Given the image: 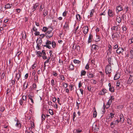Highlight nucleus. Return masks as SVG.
Masks as SVG:
<instances>
[{"mask_svg":"<svg viewBox=\"0 0 133 133\" xmlns=\"http://www.w3.org/2000/svg\"><path fill=\"white\" fill-rule=\"evenodd\" d=\"M53 29V28L52 27H50V29L45 33V36L48 38L51 37L53 36L54 33L52 32Z\"/></svg>","mask_w":133,"mask_h":133,"instance_id":"1","label":"nucleus"},{"mask_svg":"<svg viewBox=\"0 0 133 133\" xmlns=\"http://www.w3.org/2000/svg\"><path fill=\"white\" fill-rule=\"evenodd\" d=\"M122 85V80L120 79L117 81L116 87L117 90H120Z\"/></svg>","mask_w":133,"mask_h":133,"instance_id":"2","label":"nucleus"},{"mask_svg":"<svg viewBox=\"0 0 133 133\" xmlns=\"http://www.w3.org/2000/svg\"><path fill=\"white\" fill-rule=\"evenodd\" d=\"M120 33L115 32L112 35V38L113 40H116L118 39L120 37Z\"/></svg>","mask_w":133,"mask_h":133,"instance_id":"3","label":"nucleus"},{"mask_svg":"<svg viewBox=\"0 0 133 133\" xmlns=\"http://www.w3.org/2000/svg\"><path fill=\"white\" fill-rule=\"evenodd\" d=\"M111 65H108L106 67L105 72L107 74H108L111 73L112 71Z\"/></svg>","mask_w":133,"mask_h":133,"instance_id":"4","label":"nucleus"},{"mask_svg":"<svg viewBox=\"0 0 133 133\" xmlns=\"http://www.w3.org/2000/svg\"><path fill=\"white\" fill-rule=\"evenodd\" d=\"M133 82V73L130 75V77L127 82V83L129 84H131Z\"/></svg>","mask_w":133,"mask_h":133,"instance_id":"5","label":"nucleus"},{"mask_svg":"<svg viewBox=\"0 0 133 133\" xmlns=\"http://www.w3.org/2000/svg\"><path fill=\"white\" fill-rule=\"evenodd\" d=\"M108 16L109 17H112L115 14V13L112 10L109 9L108 12Z\"/></svg>","mask_w":133,"mask_h":133,"instance_id":"6","label":"nucleus"},{"mask_svg":"<svg viewBox=\"0 0 133 133\" xmlns=\"http://www.w3.org/2000/svg\"><path fill=\"white\" fill-rule=\"evenodd\" d=\"M39 5V4L38 2L34 4L31 8L32 11L33 12L34 11Z\"/></svg>","mask_w":133,"mask_h":133,"instance_id":"7","label":"nucleus"},{"mask_svg":"<svg viewBox=\"0 0 133 133\" xmlns=\"http://www.w3.org/2000/svg\"><path fill=\"white\" fill-rule=\"evenodd\" d=\"M52 42L48 40H47L46 42V45H44V46H45L49 49H50L51 47L50 45L51 44Z\"/></svg>","mask_w":133,"mask_h":133,"instance_id":"8","label":"nucleus"},{"mask_svg":"<svg viewBox=\"0 0 133 133\" xmlns=\"http://www.w3.org/2000/svg\"><path fill=\"white\" fill-rule=\"evenodd\" d=\"M89 30V28L88 26H85L83 28V31L85 34H87Z\"/></svg>","mask_w":133,"mask_h":133,"instance_id":"9","label":"nucleus"},{"mask_svg":"<svg viewBox=\"0 0 133 133\" xmlns=\"http://www.w3.org/2000/svg\"><path fill=\"white\" fill-rule=\"evenodd\" d=\"M21 124L20 121L18 120H17L16 121V123L15 124V126L18 129H19L21 127Z\"/></svg>","mask_w":133,"mask_h":133,"instance_id":"10","label":"nucleus"},{"mask_svg":"<svg viewBox=\"0 0 133 133\" xmlns=\"http://www.w3.org/2000/svg\"><path fill=\"white\" fill-rule=\"evenodd\" d=\"M42 40L41 39H39L37 42V45L36 47L38 50L40 49V46L42 44Z\"/></svg>","mask_w":133,"mask_h":133,"instance_id":"11","label":"nucleus"},{"mask_svg":"<svg viewBox=\"0 0 133 133\" xmlns=\"http://www.w3.org/2000/svg\"><path fill=\"white\" fill-rule=\"evenodd\" d=\"M123 49L121 47H119L118 49L116 50V52L119 54H120L122 53L123 51Z\"/></svg>","mask_w":133,"mask_h":133,"instance_id":"12","label":"nucleus"},{"mask_svg":"<svg viewBox=\"0 0 133 133\" xmlns=\"http://www.w3.org/2000/svg\"><path fill=\"white\" fill-rule=\"evenodd\" d=\"M33 96L34 95H31L30 94L28 96L29 99L30 100L32 104L34 103V102L33 99Z\"/></svg>","mask_w":133,"mask_h":133,"instance_id":"13","label":"nucleus"},{"mask_svg":"<svg viewBox=\"0 0 133 133\" xmlns=\"http://www.w3.org/2000/svg\"><path fill=\"white\" fill-rule=\"evenodd\" d=\"M116 10L117 12L121 11L123 10L121 5H119L117 6L116 8Z\"/></svg>","mask_w":133,"mask_h":133,"instance_id":"14","label":"nucleus"},{"mask_svg":"<svg viewBox=\"0 0 133 133\" xmlns=\"http://www.w3.org/2000/svg\"><path fill=\"white\" fill-rule=\"evenodd\" d=\"M120 76V74L119 73H117L114 77V79L115 80L118 79L119 78Z\"/></svg>","mask_w":133,"mask_h":133,"instance_id":"15","label":"nucleus"},{"mask_svg":"<svg viewBox=\"0 0 133 133\" xmlns=\"http://www.w3.org/2000/svg\"><path fill=\"white\" fill-rule=\"evenodd\" d=\"M121 18L120 17H118L117 15L116 21L119 23H120L121 22Z\"/></svg>","mask_w":133,"mask_h":133,"instance_id":"16","label":"nucleus"},{"mask_svg":"<svg viewBox=\"0 0 133 133\" xmlns=\"http://www.w3.org/2000/svg\"><path fill=\"white\" fill-rule=\"evenodd\" d=\"M120 121L122 122V123L124 122V118L123 115L122 114H121L120 116Z\"/></svg>","mask_w":133,"mask_h":133,"instance_id":"17","label":"nucleus"},{"mask_svg":"<svg viewBox=\"0 0 133 133\" xmlns=\"http://www.w3.org/2000/svg\"><path fill=\"white\" fill-rule=\"evenodd\" d=\"M92 128V129L95 131V132L98 131L99 129L98 127L96 125H95V126L93 125Z\"/></svg>","mask_w":133,"mask_h":133,"instance_id":"18","label":"nucleus"},{"mask_svg":"<svg viewBox=\"0 0 133 133\" xmlns=\"http://www.w3.org/2000/svg\"><path fill=\"white\" fill-rule=\"evenodd\" d=\"M109 50L107 51V53L110 54L111 52V45H108Z\"/></svg>","mask_w":133,"mask_h":133,"instance_id":"19","label":"nucleus"},{"mask_svg":"<svg viewBox=\"0 0 133 133\" xmlns=\"http://www.w3.org/2000/svg\"><path fill=\"white\" fill-rule=\"evenodd\" d=\"M21 74L19 72H18V73H16V78L17 80H18L19 79L20 77Z\"/></svg>","mask_w":133,"mask_h":133,"instance_id":"20","label":"nucleus"},{"mask_svg":"<svg viewBox=\"0 0 133 133\" xmlns=\"http://www.w3.org/2000/svg\"><path fill=\"white\" fill-rule=\"evenodd\" d=\"M43 17H45L46 15H48V12L47 11H45L44 10H43Z\"/></svg>","mask_w":133,"mask_h":133,"instance_id":"21","label":"nucleus"},{"mask_svg":"<svg viewBox=\"0 0 133 133\" xmlns=\"http://www.w3.org/2000/svg\"><path fill=\"white\" fill-rule=\"evenodd\" d=\"M28 86V84L26 83L25 82L23 84V90H25L27 88Z\"/></svg>","mask_w":133,"mask_h":133,"instance_id":"22","label":"nucleus"},{"mask_svg":"<svg viewBox=\"0 0 133 133\" xmlns=\"http://www.w3.org/2000/svg\"><path fill=\"white\" fill-rule=\"evenodd\" d=\"M92 48L94 50H97L98 49V46L97 45L94 44L92 46Z\"/></svg>","mask_w":133,"mask_h":133,"instance_id":"23","label":"nucleus"},{"mask_svg":"<svg viewBox=\"0 0 133 133\" xmlns=\"http://www.w3.org/2000/svg\"><path fill=\"white\" fill-rule=\"evenodd\" d=\"M93 117L94 118H96L97 115V113L95 109L94 111L93 112Z\"/></svg>","mask_w":133,"mask_h":133,"instance_id":"24","label":"nucleus"},{"mask_svg":"<svg viewBox=\"0 0 133 133\" xmlns=\"http://www.w3.org/2000/svg\"><path fill=\"white\" fill-rule=\"evenodd\" d=\"M87 75L88 77L90 78H93L94 76L93 74L91 72L89 73Z\"/></svg>","mask_w":133,"mask_h":133,"instance_id":"25","label":"nucleus"},{"mask_svg":"<svg viewBox=\"0 0 133 133\" xmlns=\"http://www.w3.org/2000/svg\"><path fill=\"white\" fill-rule=\"evenodd\" d=\"M111 29L112 30L117 31L118 29V27L117 26H114L112 27L111 28Z\"/></svg>","mask_w":133,"mask_h":133,"instance_id":"26","label":"nucleus"},{"mask_svg":"<svg viewBox=\"0 0 133 133\" xmlns=\"http://www.w3.org/2000/svg\"><path fill=\"white\" fill-rule=\"evenodd\" d=\"M129 44H131L133 43V38L132 37L129 39L128 41Z\"/></svg>","mask_w":133,"mask_h":133,"instance_id":"27","label":"nucleus"},{"mask_svg":"<svg viewBox=\"0 0 133 133\" xmlns=\"http://www.w3.org/2000/svg\"><path fill=\"white\" fill-rule=\"evenodd\" d=\"M76 19L78 21H80L81 20V16L79 14H77L76 15Z\"/></svg>","mask_w":133,"mask_h":133,"instance_id":"28","label":"nucleus"},{"mask_svg":"<svg viewBox=\"0 0 133 133\" xmlns=\"http://www.w3.org/2000/svg\"><path fill=\"white\" fill-rule=\"evenodd\" d=\"M130 57L131 58H133V50H130Z\"/></svg>","mask_w":133,"mask_h":133,"instance_id":"29","label":"nucleus"},{"mask_svg":"<svg viewBox=\"0 0 133 133\" xmlns=\"http://www.w3.org/2000/svg\"><path fill=\"white\" fill-rule=\"evenodd\" d=\"M92 38V36L91 35H90L88 38V43H90L91 41V39Z\"/></svg>","mask_w":133,"mask_h":133,"instance_id":"30","label":"nucleus"},{"mask_svg":"<svg viewBox=\"0 0 133 133\" xmlns=\"http://www.w3.org/2000/svg\"><path fill=\"white\" fill-rule=\"evenodd\" d=\"M64 28L65 30L69 29V25L67 24H66L64 26Z\"/></svg>","mask_w":133,"mask_h":133,"instance_id":"31","label":"nucleus"},{"mask_svg":"<svg viewBox=\"0 0 133 133\" xmlns=\"http://www.w3.org/2000/svg\"><path fill=\"white\" fill-rule=\"evenodd\" d=\"M50 29V27L47 28V27H43L42 29V31L45 32L47 30H49Z\"/></svg>","mask_w":133,"mask_h":133,"instance_id":"32","label":"nucleus"},{"mask_svg":"<svg viewBox=\"0 0 133 133\" xmlns=\"http://www.w3.org/2000/svg\"><path fill=\"white\" fill-rule=\"evenodd\" d=\"M122 29L123 32H126L127 29V28L125 25H124L122 27Z\"/></svg>","mask_w":133,"mask_h":133,"instance_id":"33","label":"nucleus"},{"mask_svg":"<svg viewBox=\"0 0 133 133\" xmlns=\"http://www.w3.org/2000/svg\"><path fill=\"white\" fill-rule=\"evenodd\" d=\"M86 73V72L83 70H82L81 71V76H84L85 75Z\"/></svg>","mask_w":133,"mask_h":133,"instance_id":"34","label":"nucleus"},{"mask_svg":"<svg viewBox=\"0 0 133 133\" xmlns=\"http://www.w3.org/2000/svg\"><path fill=\"white\" fill-rule=\"evenodd\" d=\"M50 84L53 87L55 85V83L54 79H52L51 81Z\"/></svg>","mask_w":133,"mask_h":133,"instance_id":"35","label":"nucleus"},{"mask_svg":"<svg viewBox=\"0 0 133 133\" xmlns=\"http://www.w3.org/2000/svg\"><path fill=\"white\" fill-rule=\"evenodd\" d=\"M94 12V9H92L91 10L89 15L90 17H91L92 16Z\"/></svg>","mask_w":133,"mask_h":133,"instance_id":"36","label":"nucleus"},{"mask_svg":"<svg viewBox=\"0 0 133 133\" xmlns=\"http://www.w3.org/2000/svg\"><path fill=\"white\" fill-rule=\"evenodd\" d=\"M109 90L111 92H114V87L113 86L110 87L109 88Z\"/></svg>","mask_w":133,"mask_h":133,"instance_id":"37","label":"nucleus"},{"mask_svg":"<svg viewBox=\"0 0 133 133\" xmlns=\"http://www.w3.org/2000/svg\"><path fill=\"white\" fill-rule=\"evenodd\" d=\"M114 114L112 113H110L109 116V118L110 119H112L114 116Z\"/></svg>","mask_w":133,"mask_h":133,"instance_id":"38","label":"nucleus"},{"mask_svg":"<svg viewBox=\"0 0 133 133\" xmlns=\"http://www.w3.org/2000/svg\"><path fill=\"white\" fill-rule=\"evenodd\" d=\"M52 46L53 48H55L56 45V43L55 41H52L51 43Z\"/></svg>","mask_w":133,"mask_h":133,"instance_id":"39","label":"nucleus"},{"mask_svg":"<svg viewBox=\"0 0 133 133\" xmlns=\"http://www.w3.org/2000/svg\"><path fill=\"white\" fill-rule=\"evenodd\" d=\"M11 7V6L9 4H7L5 6V8L6 9H9Z\"/></svg>","mask_w":133,"mask_h":133,"instance_id":"40","label":"nucleus"},{"mask_svg":"<svg viewBox=\"0 0 133 133\" xmlns=\"http://www.w3.org/2000/svg\"><path fill=\"white\" fill-rule=\"evenodd\" d=\"M49 114L51 115H54L53 111L51 109H49Z\"/></svg>","mask_w":133,"mask_h":133,"instance_id":"41","label":"nucleus"},{"mask_svg":"<svg viewBox=\"0 0 133 133\" xmlns=\"http://www.w3.org/2000/svg\"><path fill=\"white\" fill-rule=\"evenodd\" d=\"M70 69L72 70L74 69V67L73 65L72 64H71L69 66Z\"/></svg>","mask_w":133,"mask_h":133,"instance_id":"42","label":"nucleus"},{"mask_svg":"<svg viewBox=\"0 0 133 133\" xmlns=\"http://www.w3.org/2000/svg\"><path fill=\"white\" fill-rule=\"evenodd\" d=\"M36 55L38 56L41 57L42 56V53L41 52L38 51Z\"/></svg>","mask_w":133,"mask_h":133,"instance_id":"43","label":"nucleus"},{"mask_svg":"<svg viewBox=\"0 0 133 133\" xmlns=\"http://www.w3.org/2000/svg\"><path fill=\"white\" fill-rule=\"evenodd\" d=\"M38 76L37 75H35L34 76V81L35 82H38Z\"/></svg>","mask_w":133,"mask_h":133,"instance_id":"44","label":"nucleus"},{"mask_svg":"<svg viewBox=\"0 0 133 133\" xmlns=\"http://www.w3.org/2000/svg\"><path fill=\"white\" fill-rule=\"evenodd\" d=\"M75 63L78 64L80 63V61L76 59H74L73 61Z\"/></svg>","mask_w":133,"mask_h":133,"instance_id":"45","label":"nucleus"},{"mask_svg":"<svg viewBox=\"0 0 133 133\" xmlns=\"http://www.w3.org/2000/svg\"><path fill=\"white\" fill-rule=\"evenodd\" d=\"M22 99L24 101L26 102V96L24 95L23 96H22Z\"/></svg>","mask_w":133,"mask_h":133,"instance_id":"46","label":"nucleus"},{"mask_svg":"<svg viewBox=\"0 0 133 133\" xmlns=\"http://www.w3.org/2000/svg\"><path fill=\"white\" fill-rule=\"evenodd\" d=\"M67 14L68 11H65L63 13V16L65 17Z\"/></svg>","mask_w":133,"mask_h":133,"instance_id":"47","label":"nucleus"},{"mask_svg":"<svg viewBox=\"0 0 133 133\" xmlns=\"http://www.w3.org/2000/svg\"><path fill=\"white\" fill-rule=\"evenodd\" d=\"M33 30L34 31H36L37 30V29L35 27V26H34L32 28V29L31 30V31H32Z\"/></svg>","mask_w":133,"mask_h":133,"instance_id":"48","label":"nucleus"},{"mask_svg":"<svg viewBox=\"0 0 133 133\" xmlns=\"http://www.w3.org/2000/svg\"><path fill=\"white\" fill-rule=\"evenodd\" d=\"M97 36V38L96 39V41L97 42L99 41H100V37L98 36Z\"/></svg>","mask_w":133,"mask_h":133,"instance_id":"49","label":"nucleus"},{"mask_svg":"<svg viewBox=\"0 0 133 133\" xmlns=\"http://www.w3.org/2000/svg\"><path fill=\"white\" fill-rule=\"evenodd\" d=\"M62 85L63 87L65 88H66L68 87V84L67 83L63 82L62 84Z\"/></svg>","mask_w":133,"mask_h":133,"instance_id":"50","label":"nucleus"},{"mask_svg":"<svg viewBox=\"0 0 133 133\" xmlns=\"http://www.w3.org/2000/svg\"><path fill=\"white\" fill-rule=\"evenodd\" d=\"M112 101L111 99H109L108 102L107 104L110 105L111 104V103L112 102Z\"/></svg>","mask_w":133,"mask_h":133,"instance_id":"51","label":"nucleus"},{"mask_svg":"<svg viewBox=\"0 0 133 133\" xmlns=\"http://www.w3.org/2000/svg\"><path fill=\"white\" fill-rule=\"evenodd\" d=\"M110 107V105L108 104H107L105 106L104 104V108H105L106 109H108V108H109Z\"/></svg>","mask_w":133,"mask_h":133,"instance_id":"52","label":"nucleus"},{"mask_svg":"<svg viewBox=\"0 0 133 133\" xmlns=\"http://www.w3.org/2000/svg\"><path fill=\"white\" fill-rule=\"evenodd\" d=\"M45 116L44 115L42 114L41 116V119L42 121L45 120Z\"/></svg>","mask_w":133,"mask_h":133,"instance_id":"53","label":"nucleus"},{"mask_svg":"<svg viewBox=\"0 0 133 133\" xmlns=\"http://www.w3.org/2000/svg\"><path fill=\"white\" fill-rule=\"evenodd\" d=\"M127 122L129 124H131V121L130 118H128L127 120Z\"/></svg>","mask_w":133,"mask_h":133,"instance_id":"54","label":"nucleus"},{"mask_svg":"<svg viewBox=\"0 0 133 133\" xmlns=\"http://www.w3.org/2000/svg\"><path fill=\"white\" fill-rule=\"evenodd\" d=\"M91 87L90 85H88L87 87V89L89 91H91Z\"/></svg>","mask_w":133,"mask_h":133,"instance_id":"55","label":"nucleus"},{"mask_svg":"<svg viewBox=\"0 0 133 133\" xmlns=\"http://www.w3.org/2000/svg\"><path fill=\"white\" fill-rule=\"evenodd\" d=\"M34 34L36 36H38L39 35V32L36 31L35 32Z\"/></svg>","mask_w":133,"mask_h":133,"instance_id":"56","label":"nucleus"},{"mask_svg":"<svg viewBox=\"0 0 133 133\" xmlns=\"http://www.w3.org/2000/svg\"><path fill=\"white\" fill-rule=\"evenodd\" d=\"M82 131L80 129H78L76 130V132L77 133H79Z\"/></svg>","mask_w":133,"mask_h":133,"instance_id":"57","label":"nucleus"},{"mask_svg":"<svg viewBox=\"0 0 133 133\" xmlns=\"http://www.w3.org/2000/svg\"><path fill=\"white\" fill-rule=\"evenodd\" d=\"M5 108L3 107H1L0 111L2 112H3L5 110Z\"/></svg>","mask_w":133,"mask_h":133,"instance_id":"58","label":"nucleus"},{"mask_svg":"<svg viewBox=\"0 0 133 133\" xmlns=\"http://www.w3.org/2000/svg\"><path fill=\"white\" fill-rule=\"evenodd\" d=\"M24 102V101L22 99H21V100L19 101V103L21 105H22L23 103Z\"/></svg>","mask_w":133,"mask_h":133,"instance_id":"59","label":"nucleus"},{"mask_svg":"<svg viewBox=\"0 0 133 133\" xmlns=\"http://www.w3.org/2000/svg\"><path fill=\"white\" fill-rule=\"evenodd\" d=\"M118 45L117 44L115 45L113 47L114 49H118Z\"/></svg>","mask_w":133,"mask_h":133,"instance_id":"60","label":"nucleus"},{"mask_svg":"<svg viewBox=\"0 0 133 133\" xmlns=\"http://www.w3.org/2000/svg\"><path fill=\"white\" fill-rule=\"evenodd\" d=\"M120 121L118 119L116 120L115 121H114V122L116 123V124H117Z\"/></svg>","mask_w":133,"mask_h":133,"instance_id":"61","label":"nucleus"},{"mask_svg":"<svg viewBox=\"0 0 133 133\" xmlns=\"http://www.w3.org/2000/svg\"><path fill=\"white\" fill-rule=\"evenodd\" d=\"M89 65L88 64H87L85 66V68L87 69L88 70L89 69Z\"/></svg>","mask_w":133,"mask_h":133,"instance_id":"62","label":"nucleus"},{"mask_svg":"<svg viewBox=\"0 0 133 133\" xmlns=\"http://www.w3.org/2000/svg\"><path fill=\"white\" fill-rule=\"evenodd\" d=\"M32 87L34 89H35L36 88V85L35 83H34L32 84Z\"/></svg>","mask_w":133,"mask_h":133,"instance_id":"63","label":"nucleus"},{"mask_svg":"<svg viewBox=\"0 0 133 133\" xmlns=\"http://www.w3.org/2000/svg\"><path fill=\"white\" fill-rule=\"evenodd\" d=\"M8 21V19L6 18L4 19V21H3V22L6 23Z\"/></svg>","mask_w":133,"mask_h":133,"instance_id":"64","label":"nucleus"}]
</instances>
